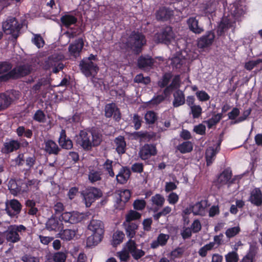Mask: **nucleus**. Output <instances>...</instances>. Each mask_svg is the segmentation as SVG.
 <instances>
[{
  "instance_id": "obj_1",
  "label": "nucleus",
  "mask_w": 262,
  "mask_h": 262,
  "mask_svg": "<svg viewBox=\"0 0 262 262\" xmlns=\"http://www.w3.org/2000/svg\"><path fill=\"white\" fill-rule=\"evenodd\" d=\"M89 230L93 232V234L89 236L86 239L88 247L97 245L103 237L104 232L103 222L98 220L92 219L88 225Z\"/></svg>"
},
{
  "instance_id": "obj_2",
  "label": "nucleus",
  "mask_w": 262,
  "mask_h": 262,
  "mask_svg": "<svg viewBox=\"0 0 262 262\" xmlns=\"http://www.w3.org/2000/svg\"><path fill=\"white\" fill-rule=\"evenodd\" d=\"M2 27L5 33L11 35V40L14 42L20 35L23 25L15 17L9 16L3 23Z\"/></svg>"
},
{
  "instance_id": "obj_3",
  "label": "nucleus",
  "mask_w": 262,
  "mask_h": 262,
  "mask_svg": "<svg viewBox=\"0 0 262 262\" xmlns=\"http://www.w3.org/2000/svg\"><path fill=\"white\" fill-rule=\"evenodd\" d=\"M128 44L137 52H141L142 47L146 44L145 36L138 31H133L128 37Z\"/></svg>"
},
{
  "instance_id": "obj_4",
  "label": "nucleus",
  "mask_w": 262,
  "mask_h": 262,
  "mask_svg": "<svg viewBox=\"0 0 262 262\" xmlns=\"http://www.w3.org/2000/svg\"><path fill=\"white\" fill-rule=\"evenodd\" d=\"M175 34L172 28L167 26L161 29L160 31L155 35V40L158 43L169 45L174 39Z\"/></svg>"
},
{
  "instance_id": "obj_5",
  "label": "nucleus",
  "mask_w": 262,
  "mask_h": 262,
  "mask_svg": "<svg viewBox=\"0 0 262 262\" xmlns=\"http://www.w3.org/2000/svg\"><path fill=\"white\" fill-rule=\"evenodd\" d=\"M32 70V66L30 64H19L8 72V75L10 79L16 80L29 75L31 73Z\"/></svg>"
},
{
  "instance_id": "obj_6",
  "label": "nucleus",
  "mask_w": 262,
  "mask_h": 262,
  "mask_svg": "<svg viewBox=\"0 0 262 262\" xmlns=\"http://www.w3.org/2000/svg\"><path fill=\"white\" fill-rule=\"evenodd\" d=\"M26 227L23 225H10L8 230L5 232L6 239L8 242L16 243L20 240V237L18 233L26 232Z\"/></svg>"
},
{
  "instance_id": "obj_7",
  "label": "nucleus",
  "mask_w": 262,
  "mask_h": 262,
  "mask_svg": "<svg viewBox=\"0 0 262 262\" xmlns=\"http://www.w3.org/2000/svg\"><path fill=\"white\" fill-rule=\"evenodd\" d=\"M83 201L86 207H90L96 200L102 197V191L99 188L91 187L82 193Z\"/></svg>"
},
{
  "instance_id": "obj_8",
  "label": "nucleus",
  "mask_w": 262,
  "mask_h": 262,
  "mask_svg": "<svg viewBox=\"0 0 262 262\" xmlns=\"http://www.w3.org/2000/svg\"><path fill=\"white\" fill-rule=\"evenodd\" d=\"M19 99L18 92L12 90L0 94V107L1 110L7 108L12 102Z\"/></svg>"
},
{
  "instance_id": "obj_9",
  "label": "nucleus",
  "mask_w": 262,
  "mask_h": 262,
  "mask_svg": "<svg viewBox=\"0 0 262 262\" xmlns=\"http://www.w3.org/2000/svg\"><path fill=\"white\" fill-rule=\"evenodd\" d=\"M174 15V11L169 7H160L155 13L156 20L158 21L165 22L170 20Z\"/></svg>"
},
{
  "instance_id": "obj_10",
  "label": "nucleus",
  "mask_w": 262,
  "mask_h": 262,
  "mask_svg": "<svg viewBox=\"0 0 262 262\" xmlns=\"http://www.w3.org/2000/svg\"><path fill=\"white\" fill-rule=\"evenodd\" d=\"M79 67L82 73L87 77L92 76L93 73L97 74L99 71L98 66L92 61L82 60Z\"/></svg>"
},
{
  "instance_id": "obj_11",
  "label": "nucleus",
  "mask_w": 262,
  "mask_h": 262,
  "mask_svg": "<svg viewBox=\"0 0 262 262\" xmlns=\"http://www.w3.org/2000/svg\"><path fill=\"white\" fill-rule=\"evenodd\" d=\"M91 135L85 130H80L77 137L76 143L81 146L85 150H89L92 147Z\"/></svg>"
},
{
  "instance_id": "obj_12",
  "label": "nucleus",
  "mask_w": 262,
  "mask_h": 262,
  "mask_svg": "<svg viewBox=\"0 0 262 262\" xmlns=\"http://www.w3.org/2000/svg\"><path fill=\"white\" fill-rule=\"evenodd\" d=\"M157 150L155 145L151 144H145L139 150V156L142 160L149 159L151 156H156Z\"/></svg>"
},
{
  "instance_id": "obj_13",
  "label": "nucleus",
  "mask_w": 262,
  "mask_h": 262,
  "mask_svg": "<svg viewBox=\"0 0 262 262\" xmlns=\"http://www.w3.org/2000/svg\"><path fill=\"white\" fill-rule=\"evenodd\" d=\"M215 38V34L213 31H208L198 38L197 45L199 48L204 49L210 47L213 43Z\"/></svg>"
},
{
  "instance_id": "obj_14",
  "label": "nucleus",
  "mask_w": 262,
  "mask_h": 262,
  "mask_svg": "<svg viewBox=\"0 0 262 262\" xmlns=\"http://www.w3.org/2000/svg\"><path fill=\"white\" fill-rule=\"evenodd\" d=\"M155 62V60L149 55H142L137 59V66L139 69L146 70L151 69Z\"/></svg>"
},
{
  "instance_id": "obj_15",
  "label": "nucleus",
  "mask_w": 262,
  "mask_h": 262,
  "mask_svg": "<svg viewBox=\"0 0 262 262\" xmlns=\"http://www.w3.org/2000/svg\"><path fill=\"white\" fill-rule=\"evenodd\" d=\"M21 147V143L18 140L10 139L3 144L1 151L4 154H9L15 151Z\"/></svg>"
},
{
  "instance_id": "obj_16",
  "label": "nucleus",
  "mask_w": 262,
  "mask_h": 262,
  "mask_svg": "<svg viewBox=\"0 0 262 262\" xmlns=\"http://www.w3.org/2000/svg\"><path fill=\"white\" fill-rule=\"evenodd\" d=\"M21 208L22 205L20 202L16 199H13L10 201L9 206H6L5 210L8 215L14 217L20 213Z\"/></svg>"
},
{
  "instance_id": "obj_17",
  "label": "nucleus",
  "mask_w": 262,
  "mask_h": 262,
  "mask_svg": "<svg viewBox=\"0 0 262 262\" xmlns=\"http://www.w3.org/2000/svg\"><path fill=\"white\" fill-rule=\"evenodd\" d=\"M105 116L106 118L113 116V118L117 121H119L121 119L120 111L114 103H108L105 105Z\"/></svg>"
},
{
  "instance_id": "obj_18",
  "label": "nucleus",
  "mask_w": 262,
  "mask_h": 262,
  "mask_svg": "<svg viewBox=\"0 0 262 262\" xmlns=\"http://www.w3.org/2000/svg\"><path fill=\"white\" fill-rule=\"evenodd\" d=\"M43 150L48 154L51 155H58L61 151V148L57 143L51 139L44 140Z\"/></svg>"
},
{
  "instance_id": "obj_19",
  "label": "nucleus",
  "mask_w": 262,
  "mask_h": 262,
  "mask_svg": "<svg viewBox=\"0 0 262 262\" xmlns=\"http://www.w3.org/2000/svg\"><path fill=\"white\" fill-rule=\"evenodd\" d=\"M84 46L83 40L82 38H79L75 41L71 43L68 48L70 55L76 58L80 55L82 49Z\"/></svg>"
},
{
  "instance_id": "obj_20",
  "label": "nucleus",
  "mask_w": 262,
  "mask_h": 262,
  "mask_svg": "<svg viewBox=\"0 0 262 262\" xmlns=\"http://www.w3.org/2000/svg\"><path fill=\"white\" fill-rule=\"evenodd\" d=\"M248 201L257 207L262 206V192L259 188H255L251 191Z\"/></svg>"
},
{
  "instance_id": "obj_21",
  "label": "nucleus",
  "mask_w": 262,
  "mask_h": 262,
  "mask_svg": "<svg viewBox=\"0 0 262 262\" xmlns=\"http://www.w3.org/2000/svg\"><path fill=\"white\" fill-rule=\"evenodd\" d=\"M235 21L228 18L223 17L221 20L217 30V34L219 36H223L225 32L233 26Z\"/></svg>"
},
{
  "instance_id": "obj_22",
  "label": "nucleus",
  "mask_w": 262,
  "mask_h": 262,
  "mask_svg": "<svg viewBox=\"0 0 262 262\" xmlns=\"http://www.w3.org/2000/svg\"><path fill=\"white\" fill-rule=\"evenodd\" d=\"M131 175L130 169L127 166H122L116 176L117 183L120 184H125Z\"/></svg>"
},
{
  "instance_id": "obj_23",
  "label": "nucleus",
  "mask_w": 262,
  "mask_h": 262,
  "mask_svg": "<svg viewBox=\"0 0 262 262\" xmlns=\"http://www.w3.org/2000/svg\"><path fill=\"white\" fill-rule=\"evenodd\" d=\"M130 196L131 193L128 189L120 190L116 202L118 204L116 208L120 210L123 209L125 203L130 199Z\"/></svg>"
},
{
  "instance_id": "obj_24",
  "label": "nucleus",
  "mask_w": 262,
  "mask_h": 262,
  "mask_svg": "<svg viewBox=\"0 0 262 262\" xmlns=\"http://www.w3.org/2000/svg\"><path fill=\"white\" fill-rule=\"evenodd\" d=\"M62 220L66 223L72 224L80 222V214L77 212H66L61 215Z\"/></svg>"
},
{
  "instance_id": "obj_25",
  "label": "nucleus",
  "mask_w": 262,
  "mask_h": 262,
  "mask_svg": "<svg viewBox=\"0 0 262 262\" xmlns=\"http://www.w3.org/2000/svg\"><path fill=\"white\" fill-rule=\"evenodd\" d=\"M58 142L62 148L70 149L73 147V142L70 139L67 137L66 132L64 129H61Z\"/></svg>"
},
{
  "instance_id": "obj_26",
  "label": "nucleus",
  "mask_w": 262,
  "mask_h": 262,
  "mask_svg": "<svg viewBox=\"0 0 262 262\" xmlns=\"http://www.w3.org/2000/svg\"><path fill=\"white\" fill-rule=\"evenodd\" d=\"M187 24L189 30L195 34H201L204 31L203 27L199 25V21L195 17H189Z\"/></svg>"
},
{
  "instance_id": "obj_27",
  "label": "nucleus",
  "mask_w": 262,
  "mask_h": 262,
  "mask_svg": "<svg viewBox=\"0 0 262 262\" xmlns=\"http://www.w3.org/2000/svg\"><path fill=\"white\" fill-rule=\"evenodd\" d=\"M208 201L206 200L196 202L192 206V211L195 215L203 216L205 209L207 207Z\"/></svg>"
},
{
  "instance_id": "obj_28",
  "label": "nucleus",
  "mask_w": 262,
  "mask_h": 262,
  "mask_svg": "<svg viewBox=\"0 0 262 262\" xmlns=\"http://www.w3.org/2000/svg\"><path fill=\"white\" fill-rule=\"evenodd\" d=\"M258 251V248L256 245H250L248 252L240 262H254Z\"/></svg>"
},
{
  "instance_id": "obj_29",
  "label": "nucleus",
  "mask_w": 262,
  "mask_h": 262,
  "mask_svg": "<svg viewBox=\"0 0 262 262\" xmlns=\"http://www.w3.org/2000/svg\"><path fill=\"white\" fill-rule=\"evenodd\" d=\"M46 225L47 229L49 231H61L63 228L61 221L55 218L49 219Z\"/></svg>"
},
{
  "instance_id": "obj_30",
  "label": "nucleus",
  "mask_w": 262,
  "mask_h": 262,
  "mask_svg": "<svg viewBox=\"0 0 262 262\" xmlns=\"http://www.w3.org/2000/svg\"><path fill=\"white\" fill-rule=\"evenodd\" d=\"M221 141H219L217 144L216 148L214 149L213 147H209L206 150L205 158L206 160V163L207 166H209L212 163L213 158L215 156L217 150L220 149Z\"/></svg>"
},
{
  "instance_id": "obj_31",
  "label": "nucleus",
  "mask_w": 262,
  "mask_h": 262,
  "mask_svg": "<svg viewBox=\"0 0 262 262\" xmlns=\"http://www.w3.org/2000/svg\"><path fill=\"white\" fill-rule=\"evenodd\" d=\"M116 144V150L119 155L124 154L126 150V143L123 136H119L114 140Z\"/></svg>"
},
{
  "instance_id": "obj_32",
  "label": "nucleus",
  "mask_w": 262,
  "mask_h": 262,
  "mask_svg": "<svg viewBox=\"0 0 262 262\" xmlns=\"http://www.w3.org/2000/svg\"><path fill=\"white\" fill-rule=\"evenodd\" d=\"M174 99L173 101V106L174 107H178L183 105L185 102V95L183 91L178 90L173 94Z\"/></svg>"
},
{
  "instance_id": "obj_33",
  "label": "nucleus",
  "mask_w": 262,
  "mask_h": 262,
  "mask_svg": "<svg viewBox=\"0 0 262 262\" xmlns=\"http://www.w3.org/2000/svg\"><path fill=\"white\" fill-rule=\"evenodd\" d=\"M124 225L125 226V232L127 237L129 238H133L136 235L138 225L134 222L127 223L126 224L124 223Z\"/></svg>"
},
{
  "instance_id": "obj_34",
  "label": "nucleus",
  "mask_w": 262,
  "mask_h": 262,
  "mask_svg": "<svg viewBox=\"0 0 262 262\" xmlns=\"http://www.w3.org/2000/svg\"><path fill=\"white\" fill-rule=\"evenodd\" d=\"M60 21L63 26L69 28L71 25H74L77 22V18L75 16L66 14L61 16Z\"/></svg>"
},
{
  "instance_id": "obj_35",
  "label": "nucleus",
  "mask_w": 262,
  "mask_h": 262,
  "mask_svg": "<svg viewBox=\"0 0 262 262\" xmlns=\"http://www.w3.org/2000/svg\"><path fill=\"white\" fill-rule=\"evenodd\" d=\"M193 145L192 142L185 141L177 146V149L181 154H184L192 151Z\"/></svg>"
},
{
  "instance_id": "obj_36",
  "label": "nucleus",
  "mask_w": 262,
  "mask_h": 262,
  "mask_svg": "<svg viewBox=\"0 0 262 262\" xmlns=\"http://www.w3.org/2000/svg\"><path fill=\"white\" fill-rule=\"evenodd\" d=\"M35 184L34 180L25 181L22 180H18L19 194L28 192L29 191V187Z\"/></svg>"
},
{
  "instance_id": "obj_37",
  "label": "nucleus",
  "mask_w": 262,
  "mask_h": 262,
  "mask_svg": "<svg viewBox=\"0 0 262 262\" xmlns=\"http://www.w3.org/2000/svg\"><path fill=\"white\" fill-rule=\"evenodd\" d=\"M232 176V171L230 168L225 169L223 172L220 174L218 181L220 183L222 184H226L231 179Z\"/></svg>"
},
{
  "instance_id": "obj_38",
  "label": "nucleus",
  "mask_w": 262,
  "mask_h": 262,
  "mask_svg": "<svg viewBox=\"0 0 262 262\" xmlns=\"http://www.w3.org/2000/svg\"><path fill=\"white\" fill-rule=\"evenodd\" d=\"M90 134L92 138L91 140L92 146L95 147L99 145L102 141V135L96 129H92L90 131Z\"/></svg>"
},
{
  "instance_id": "obj_39",
  "label": "nucleus",
  "mask_w": 262,
  "mask_h": 262,
  "mask_svg": "<svg viewBox=\"0 0 262 262\" xmlns=\"http://www.w3.org/2000/svg\"><path fill=\"white\" fill-rule=\"evenodd\" d=\"M102 174V172L101 171L91 169L90 170L88 174L89 180L91 183L94 184L96 182L101 180Z\"/></svg>"
},
{
  "instance_id": "obj_40",
  "label": "nucleus",
  "mask_w": 262,
  "mask_h": 262,
  "mask_svg": "<svg viewBox=\"0 0 262 262\" xmlns=\"http://www.w3.org/2000/svg\"><path fill=\"white\" fill-rule=\"evenodd\" d=\"M125 238V234L123 231L117 230L113 235L112 244L114 247H116L122 243Z\"/></svg>"
},
{
  "instance_id": "obj_41",
  "label": "nucleus",
  "mask_w": 262,
  "mask_h": 262,
  "mask_svg": "<svg viewBox=\"0 0 262 262\" xmlns=\"http://www.w3.org/2000/svg\"><path fill=\"white\" fill-rule=\"evenodd\" d=\"M172 78V75L170 72L165 73L162 78L158 81V85L161 89L168 85L169 82Z\"/></svg>"
},
{
  "instance_id": "obj_42",
  "label": "nucleus",
  "mask_w": 262,
  "mask_h": 262,
  "mask_svg": "<svg viewBox=\"0 0 262 262\" xmlns=\"http://www.w3.org/2000/svg\"><path fill=\"white\" fill-rule=\"evenodd\" d=\"M8 187L10 193L14 196L19 194L18 180L11 179L8 182Z\"/></svg>"
},
{
  "instance_id": "obj_43",
  "label": "nucleus",
  "mask_w": 262,
  "mask_h": 262,
  "mask_svg": "<svg viewBox=\"0 0 262 262\" xmlns=\"http://www.w3.org/2000/svg\"><path fill=\"white\" fill-rule=\"evenodd\" d=\"M144 119L146 124H154L158 120L157 114L153 111H148L145 114Z\"/></svg>"
},
{
  "instance_id": "obj_44",
  "label": "nucleus",
  "mask_w": 262,
  "mask_h": 262,
  "mask_svg": "<svg viewBox=\"0 0 262 262\" xmlns=\"http://www.w3.org/2000/svg\"><path fill=\"white\" fill-rule=\"evenodd\" d=\"M223 117V115H222V113H217L214 115L211 118L206 121L207 127L209 128H211L213 126L217 124Z\"/></svg>"
},
{
  "instance_id": "obj_45",
  "label": "nucleus",
  "mask_w": 262,
  "mask_h": 262,
  "mask_svg": "<svg viewBox=\"0 0 262 262\" xmlns=\"http://www.w3.org/2000/svg\"><path fill=\"white\" fill-rule=\"evenodd\" d=\"M16 133L19 137L24 136L27 138H31L33 135L32 130L30 129H26L25 127L23 126H19L16 129Z\"/></svg>"
},
{
  "instance_id": "obj_46",
  "label": "nucleus",
  "mask_w": 262,
  "mask_h": 262,
  "mask_svg": "<svg viewBox=\"0 0 262 262\" xmlns=\"http://www.w3.org/2000/svg\"><path fill=\"white\" fill-rule=\"evenodd\" d=\"M215 246L214 242H210L202 247H201L199 251V255L202 257H205L207 256L208 252L212 250Z\"/></svg>"
},
{
  "instance_id": "obj_47",
  "label": "nucleus",
  "mask_w": 262,
  "mask_h": 262,
  "mask_svg": "<svg viewBox=\"0 0 262 262\" xmlns=\"http://www.w3.org/2000/svg\"><path fill=\"white\" fill-rule=\"evenodd\" d=\"M141 214L138 212L130 210L126 215L125 222L126 223L132 222L133 221L139 220L141 218Z\"/></svg>"
},
{
  "instance_id": "obj_48",
  "label": "nucleus",
  "mask_w": 262,
  "mask_h": 262,
  "mask_svg": "<svg viewBox=\"0 0 262 262\" xmlns=\"http://www.w3.org/2000/svg\"><path fill=\"white\" fill-rule=\"evenodd\" d=\"M75 231L71 229H64L60 233V237L65 241H70L75 235Z\"/></svg>"
},
{
  "instance_id": "obj_49",
  "label": "nucleus",
  "mask_w": 262,
  "mask_h": 262,
  "mask_svg": "<svg viewBox=\"0 0 262 262\" xmlns=\"http://www.w3.org/2000/svg\"><path fill=\"white\" fill-rule=\"evenodd\" d=\"M33 119L39 123H45L46 121V116L43 111L37 110L33 116Z\"/></svg>"
},
{
  "instance_id": "obj_50",
  "label": "nucleus",
  "mask_w": 262,
  "mask_h": 262,
  "mask_svg": "<svg viewBox=\"0 0 262 262\" xmlns=\"http://www.w3.org/2000/svg\"><path fill=\"white\" fill-rule=\"evenodd\" d=\"M113 161L110 159H106L103 164V167L104 170L107 172L111 177H114L115 173L113 169Z\"/></svg>"
},
{
  "instance_id": "obj_51",
  "label": "nucleus",
  "mask_w": 262,
  "mask_h": 262,
  "mask_svg": "<svg viewBox=\"0 0 262 262\" xmlns=\"http://www.w3.org/2000/svg\"><path fill=\"white\" fill-rule=\"evenodd\" d=\"M241 231V228L239 226H235L227 229L225 232L226 237L230 239L235 236Z\"/></svg>"
},
{
  "instance_id": "obj_52",
  "label": "nucleus",
  "mask_w": 262,
  "mask_h": 262,
  "mask_svg": "<svg viewBox=\"0 0 262 262\" xmlns=\"http://www.w3.org/2000/svg\"><path fill=\"white\" fill-rule=\"evenodd\" d=\"M134 81L135 83H143L146 85L150 82L151 80L149 76L144 77L142 74H139L135 76Z\"/></svg>"
},
{
  "instance_id": "obj_53",
  "label": "nucleus",
  "mask_w": 262,
  "mask_h": 262,
  "mask_svg": "<svg viewBox=\"0 0 262 262\" xmlns=\"http://www.w3.org/2000/svg\"><path fill=\"white\" fill-rule=\"evenodd\" d=\"M151 201L154 204L159 207H162L164 203L165 199L160 194H156L151 197Z\"/></svg>"
},
{
  "instance_id": "obj_54",
  "label": "nucleus",
  "mask_w": 262,
  "mask_h": 262,
  "mask_svg": "<svg viewBox=\"0 0 262 262\" xmlns=\"http://www.w3.org/2000/svg\"><path fill=\"white\" fill-rule=\"evenodd\" d=\"M137 245L134 240L129 238V239L125 243L124 247L125 250L128 251V253H132L137 248Z\"/></svg>"
},
{
  "instance_id": "obj_55",
  "label": "nucleus",
  "mask_w": 262,
  "mask_h": 262,
  "mask_svg": "<svg viewBox=\"0 0 262 262\" xmlns=\"http://www.w3.org/2000/svg\"><path fill=\"white\" fill-rule=\"evenodd\" d=\"M117 255L121 262H127L130 258L129 253L124 249L119 252H118Z\"/></svg>"
},
{
  "instance_id": "obj_56",
  "label": "nucleus",
  "mask_w": 262,
  "mask_h": 262,
  "mask_svg": "<svg viewBox=\"0 0 262 262\" xmlns=\"http://www.w3.org/2000/svg\"><path fill=\"white\" fill-rule=\"evenodd\" d=\"M12 64L8 61L0 62V74L9 72L12 69Z\"/></svg>"
},
{
  "instance_id": "obj_57",
  "label": "nucleus",
  "mask_w": 262,
  "mask_h": 262,
  "mask_svg": "<svg viewBox=\"0 0 262 262\" xmlns=\"http://www.w3.org/2000/svg\"><path fill=\"white\" fill-rule=\"evenodd\" d=\"M66 258V254L62 252H56L53 256L54 262H65Z\"/></svg>"
},
{
  "instance_id": "obj_58",
  "label": "nucleus",
  "mask_w": 262,
  "mask_h": 262,
  "mask_svg": "<svg viewBox=\"0 0 262 262\" xmlns=\"http://www.w3.org/2000/svg\"><path fill=\"white\" fill-rule=\"evenodd\" d=\"M191 113L193 118H199L202 113V108L199 105H195L190 107Z\"/></svg>"
},
{
  "instance_id": "obj_59",
  "label": "nucleus",
  "mask_w": 262,
  "mask_h": 262,
  "mask_svg": "<svg viewBox=\"0 0 262 262\" xmlns=\"http://www.w3.org/2000/svg\"><path fill=\"white\" fill-rule=\"evenodd\" d=\"M132 122L134 124V128L136 130H138L141 127L142 120L138 114H135L133 117Z\"/></svg>"
},
{
  "instance_id": "obj_60",
  "label": "nucleus",
  "mask_w": 262,
  "mask_h": 262,
  "mask_svg": "<svg viewBox=\"0 0 262 262\" xmlns=\"http://www.w3.org/2000/svg\"><path fill=\"white\" fill-rule=\"evenodd\" d=\"M131 136L135 140H143L148 137V133L147 132H135L132 134Z\"/></svg>"
},
{
  "instance_id": "obj_61",
  "label": "nucleus",
  "mask_w": 262,
  "mask_h": 262,
  "mask_svg": "<svg viewBox=\"0 0 262 262\" xmlns=\"http://www.w3.org/2000/svg\"><path fill=\"white\" fill-rule=\"evenodd\" d=\"M238 255L236 252H229L225 256L226 262H238Z\"/></svg>"
},
{
  "instance_id": "obj_62",
  "label": "nucleus",
  "mask_w": 262,
  "mask_h": 262,
  "mask_svg": "<svg viewBox=\"0 0 262 262\" xmlns=\"http://www.w3.org/2000/svg\"><path fill=\"white\" fill-rule=\"evenodd\" d=\"M146 202L144 200L137 199L133 203L134 208L136 210H142L146 206Z\"/></svg>"
},
{
  "instance_id": "obj_63",
  "label": "nucleus",
  "mask_w": 262,
  "mask_h": 262,
  "mask_svg": "<svg viewBox=\"0 0 262 262\" xmlns=\"http://www.w3.org/2000/svg\"><path fill=\"white\" fill-rule=\"evenodd\" d=\"M62 56L59 54H53L48 58V63L50 66H53L56 63H61L60 60L62 59Z\"/></svg>"
},
{
  "instance_id": "obj_64",
  "label": "nucleus",
  "mask_w": 262,
  "mask_h": 262,
  "mask_svg": "<svg viewBox=\"0 0 262 262\" xmlns=\"http://www.w3.org/2000/svg\"><path fill=\"white\" fill-rule=\"evenodd\" d=\"M23 262H39V258L38 257L32 256L31 254H25L21 258Z\"/></svg>"
}]
</instances>
